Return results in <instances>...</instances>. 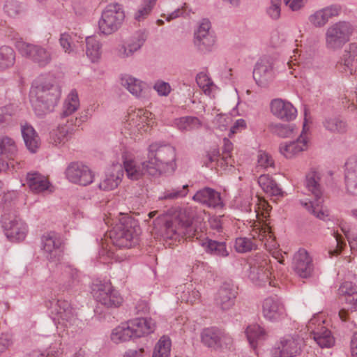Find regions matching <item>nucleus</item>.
<instances>
[{"label":"nucleus","instance_id":"f257e3e1","mask_svg":"<svg viewBox=\"0 0 357 357\" xmlns=\"http://www.w3.org/2000/svg\"><path fill=\"white\" fill-rule=\"evenodd\" d=\"M165 238L180 241L181 238H196L206 252L219 257H226L229 255L225 242H220L205 238L201 239L202 234L197 231L191 219L180 215L178 218L167 220L162 229Z\"/></svg>","mask_w":357,"mask_h":357},{"label":"nucleus","instance_id":"f03ea898","mask_svg":"<svg viewBox=\"0 0 357 357\" xmlns=\"http://www.w3.org/2000/svg\"><path fill=\"white\" fill-rule=\"evenodd\" d=\"M61 95V87L43 77H38L32 84L31 102L37 116H43L52 112Z\"/></svg>","mask_w":357,"mask_h":357},{"label":"nucleus","instance_id":"7ed1b4c3","mask_svg":"<svg viewBox=\"0 0 357 357\" xmlns=\"http://www.w3.org/2000/svg\"><path fill=\"white\" fill-rule=\"evenodd\" d=\"M176 149L169 144L154 142L148 148L149 175L156 176L162 171L173 173L176 169Z\"/></svg>","mask_w":357,"mask_h":357},{"label":"nucleus","instance_id":"20e7f679","mask_svg":"<svg viewBox=\"0 0 357 357\" xmlns=\"http://www.w3.org/2000/svg\"><path fill=\"white\" fill-rule=\"evenodd\" d=\"M140 228L129 217H123L109 231L112 243L119 248H130L138 243Z\"/></svg>","mask_w":357,"mask_h":357},{"label":"nucleus","instance_id":"39448f33","mask_svg":"<svg viewBox=\"0 0 357 357\" xmlns=\"http://www.w3.org/2000/svg\"><path fill=\"white\" fill-rule=\"evenodd\" d=\"M321 174L317 171H310L305 176V187L308 195L314 197L313 200H301V204L310 213L319 219L324 220L326 216L321 210L324 202V189L320 183Z\"/></svg>","mask_w":357,"mask_h":357},{"label":"nucleus","instance_id":"423d86ee","mask_svg":"<svg viewBox=\"0 0 357 357\" xmlns=\"http://www.w3.org/2000/svg\"><path fill=\"white\" fill-rule=\"evenodd\" d=\"M55 323L66 328L77 325V313L71 305L65 300L49 299L45 302Z\"/></svg>","mask_w":357,"mask_h":357},{"label":"nucleus","instance_id":"0eeeda50","mask_svg":"<svg viewBox=\"0 0 357 357\" xmlns=\"http://www.w3.org/2000/svg\"><path fill=\"white\" fill-rule=\"evenodd\" d=\"M353 26L349 22L339 21L330 25L325 33L326 47L331 50L341 49L349 40Z\"/></svg>","mask_w":357,"mask_h":357},{"label":"nucleus","instance_id":"6e6552de","mask_svg":"<svg viewBox=\"0 0 357 357\" xmlns=\"http://www.w3.org/2000/svg\"><path fill=\"white\" fill-rule=\"evenodd\" d=\"M20 53L40 67L49 65L54 57L52 48L37 44L20 42L17 44Z\"/></svg>","mask_w":357,"mask_h":357},{"label":"nucleus","instance_id":"1a4fd4ad","mask_svg":"<svg viewBox=\"0 0 357 357\" xmlns=\"http://www.w3.org/2000/svg\"><path fill=\"white\" fill-rule=\"evenodd\" d=\"M92 294L97 302L107 307H117L123 302L121 296L109 281L98 280L94 282Z\"/></svg>","mask_w":357,"mask_h":357},{"label":"nucleus","instance_id":"9d476101","mask_svg":"<svg viewBox=\"0 0 357 357\" xmlns=\"http://www.w3.org/2000/svg\"><path fill=\"white\" fill-rule=\"evenodd\" d=\"M124 18L125 15L121 5L119 3L108 5L102 11L98 22L100 31L106 35L115 32L120 27Z\"/></svg>","mask_w":357,"mask_h":357},{"label":"nucleus","instance_id":"9b49d317","mask_svg":"<svg viewBox=\"0 0 357 357\" xmlns=\"http://www.w3.org/2000/svg\"><path fill=\"white\" fill-rule=\"evenodd\" d=\"M248 278L256 285L265 286L266 283L273 286L271 280L268 260L263 254H257L249 260Z\"/></svg>","mask_w":357,"mask_h":357},{"label":"nucleus","instance_id":"f8f14e48","mask_svg":"<svg viewBox=\"0 0 357 357\" xmlns=\"http://www.w3.org/2000/svg\"><path fill=\"white\" fill-rule=\"evenodd\" d=\"M40 248L44 257L50 262H58L63 257V241L55 231H48L42 235Z\"/></svg>","mask_w":357,"mask_h":357},{"label":"nucleus","instance_id":"ddd939ff","mask_svg":"<svg viewBox=\"0 0 357 357\" xmlns=\"http://www.w3.org/2000/svg\"><path fill=\"white\" fill-rule=\"evenodd\" d=\"M325 320L320 314H316L308 321L307 328L313 339L321 348H330L334 344V338L325 326Z\"/></svg>","mask_w":357,"mask_h":357},{"label":"nucleus","instance_id":"4468645a","mask_svg":"<svg viewBox=\"0 0 357 357\" xmlns=\"http://www.w3.org/2000/svg\"><path fill=\"white\" fill-rule=\"evenodd\" d=\"M193 43L197 50L202 53L212 51L215 43V36L211 31V24L208 19H202L194 32Z\"/></svg>","mask_w":357,"mask_h":357},{"label":"nucleus","instance_id":"2eb2a0df","mask_svg":"<svg viewBox=\"0 0 357 357\" xmlns=\"http://www.w3.org/2000/svg\"><path fill=\"white\" fill-rule=\"evenodd\" d=\"M1 221L5 235L10 241L19 242L25 238L27 226L20 218L4 214Z\"/></svg>","mask_w":357,"mask_h":357},{"label":"nucleus","instance_id":"dca6fc26","mask_svg":"<svg viewBox=\"0 0 357 357\" xmlns=\"http://www.w3.org/2000/svg\"><path fill=\"white\" fill-rule=\"evenodd\" d=\"M232 150V143L227 138H224L222 154L220 153L218 149L210 151L206 155V160L204 161L205 165L209 167L211 164L215 162L216 165L224 170L229 167H233L234 160L231 155Z\"/></svg>","mask_w":357,"mask_h":357},{"label":"nucleus","instance_id":"f3484780","mask_svg":"<svg viewBox=\"0 0 357 357\" xmlns=\"http://www.w3.org/2000/svg\"><path fill=\"white\" fill-rule=\"evenodd\" d=\"M303 340L299 337H285L280 340L271 351L272 357H294L300 354Z\"/></svg>","mask_w":357,"mask_h":357},{"label":"nucleus","instance_id":"a211bd4d","mask_svg":"<svg viewBox=\"0 0 357 357\" xmlns=\"http://www.w3.org/2000/svg\"><path fill=\"white\" fill-rule=\"evenodd\" d=\"M201 338L204 345L214 349L227 348L232 344L231 337L215 327L205 328L202 333Z\"/></svg>","mask_w":357,"mask_h":357},{"label":"nucleus","instance_id":"6ab92c4d","mask_svg":"<svg viewBox=\"0 0 357 357\" xmlns=\"http://www.w3.org/2000/svg\"><path fill=\"white\" fill-rule=\"evenodd\" d=\"M65 174L70 182L84 186L91 184L94 178V174L89 167L78 162H70L65 171Z\"/></svg>","mask_w":357,"mask_h":357},{"label":"nucleus","instance_id":"aec40b11","mask_svg":"<svg viewBox=\"0 0 357 357\" xmlns=\"http://www.w3.org/2000/svg\"><path fill=\"white\" fill-rule=\"evenodd\" d=\"M275 70L273 61L268 58H261L253 70V78L260 87H267L275 79Z\"/></svg>","mask_w":357,"mask_h":357},{"label":"nucleus","instance_id":"412c9836","mask_svg":"<svg viewBox=\"0 0 357 357\" xmlns=\"http://www.w3.org/2000/svg\"><path fill=\"white\" fill-rule=\"evenodd\" d=\"M341 12V7L336 4L330 5L317 10L308 17V23L314 28L321 29L325 26L330 19L337 17Z\"/></svg>","mask_w":357,"mask_h":357},{"label":"nucleus","instance_id":"4be33fe9","mask_svg":"<svg viewBox=\"0 0 357 357\" xmlns=\"http://www.w3.org/2000/svg\"><path fill=\"white\" fill-rule=\"evenodd\" d=\"M262 313L266 319L273 322L278 321L286 316L284 304L276 296H270L264 301Z\"/></svg>","mask_w":357,"mask_h":357},{"label":"nucleus","instance_id":"5701e85b","mask_svg":"<svg viewBox=\"0 0 357 357\" xmlns=\"http://www.w3.org/2000/svg\"><path fill=\"white\" fill-rule=\"evenodd\" d=\"M121 84L139 99L145 100L149 97L151 88L148 84L130 75L121 77Z\"/></svg>","mask_w":357,"mask_h":357},{"label":"nucleus","instance_id":"b1692460","mask_svg":"<svg viewBox=\"0 0 357 357\" xmlns=\"http://www.w3.org/2000/svg\"><path fill=\"white\" fill-rule=\"evenodd\" d=\"M292 268L295 273L302 278H307L312 275L314 264L311 257L305 249H300L295 253Z\"/></svg>","mask_w":357,"mask_h":357},{"label":"nucleus","instance_id":"393cba45","mask_svg":"<svg viewBox=\"0 0 357 357\" xmlns=\"http://www.w3.org/2000/svg\"><path fill=\"white\" fill-rule=\"evenodd\" d=\"M271 112L278 119L291 121L296 119L297 110L289 101L282 98H275L270 103Z\"/></svg>","mask_w":357,"mask_h":357},{"label":"nucleus","instance_id":"a878e982","mask_svg":"<svg viewBox=\"0 0 357 357\" xmlns=\"http://www.w3.org/2000/svg\"><path fill=\"white\" fill-rule=\"evenodd\" d=\"M152 114L144 109H137L130 113L127 120L128 129L131 133L146 131Z\"/></svg>","mask_w":357,"mask_h":357},{"label":"nucleus","instance_id":"bb28decb","mask_svg":"<svg viewBox=\"0 0 357 357\" xmlns=\"http://www.w3.org/2000/svg\"><path fill=\"white\" fill-rule=\"evenodd\" d=\"M236 294L234 285L224 282L215 296V303L222 311L228 310L234 305Z\"/></svg>","mask_w":357,"mask_h":357},{"label":"nucleus","instance_id":"cd10ccee","mask_svg":"<svg viewBox=\"0 0 357 357\" xmlns=\"http://www.w3.org/2000/svg\"><path fill=\"white\" fill-rule=\"evenodd\" d=\"M127 324L133 340L153 333L155 326V321L151 318H136L128 321Z\"/></svg>","mask_w":357,"mask_h":357},{"label":"nucleus","instance_id":"c85d7f7f","mask_svg":"<svg viewBox=\"0 0 357 357\" xmlns=\"http://www.w3.org/2000/svg\"><path fill=\"white\" fill-rule=\"evenodd\" d=\"M193 200L211 208L223 206L220 194L213 188L205 187L198 190L192 197Z\"/></svg>","mask_w":357,"mask_h":357},{"label":"nucleus","instance_id":"c756f323","mask_svg":"<svg viewBox=\"0 0 357 357\" xmlns=\"http://www.w3.org/2000/svg\"><path fill=\"white\" fill-rule=\"evenodd\" d=\"M339 63L346 73L357 76V42L351 43L344 49Z\"/></svg>","mask_w":357,"mask_h":357},{"label":"nucleus","instance_id":"7c9ffc66","mask_svg":"<svg viewBox=\"0 0 357 357\" xmlns=\"http://www.w3.org/2000/svg\"><path fill=\"white\" fill-rule=\"evenodd\" d=\"M123 167L129 178L138 180L144 174H149V168L151 167V165L148 162V160L139 163L132 158H126L123 160Z\"/></svg>","mask_w":357,"mask_h":357},{"label":"nucleus","instance_id":"2f4dec72","mask_svg":"<svg viewBox=\"0 0 357 357\" xmlns=\"http://www.w3.org/2000/svg\"><path fill=\"white\" fill-rule=\"evenodd\" d=\"M307 141L301 133L296 141L284 142L280 145L279 150L286 158H292L307 149Z\"/></svg>","mask_w":357,"mask_h":357},{"label":"nucleus","instance_id":"473e14b6","mask_svg":"<svg viewBox=\"0 0 357 357\" xmlns=\"http://www.w3.org/2000/svg\"><path fill=\"white\" fill-rule=\"evenodd\" d=\"M73 128L67 124H60L50 132L49 142L55 146H63L72 137Z\"/></svg>","mask_w":357,"mask_h":357},{"label":"nucleus","instance_id":"72a5a7b5","mask_svg":"<svg viewBox=\"0 0 357 357\" xmlns=\"http://www.w3.org/2000/svg\"><path fill=\"white\" fill-rule=\"evenodd\" d=\"M26 180L29 188L34 193L43 192L51 186L48 178L38 172L27 173Z\"/></svg>","mask_w":357,"mask_h":357},{"label":"nucleus","instance_id":"f704fd0d","mask_svg":"<svg viewBox=\"0 0 357 357\" xmlns=\"http://www.w3.org/2000/svg\"><path fill=\"white\" fill-rule=\"evenodd\" d=\"M345 183L348 193L357 195V158H351L346 163Z\"/></svg>","mask_w":357,"mask_h":357},{"label":"nucleus","instance_id":"c9c22d12","mask_svg":"<svg viewBox=\"0 0 357 357\" xmlns=\"http://www.w3.org/2000/svg\"><path fill=\"white\" fill-rule=\"evenodd\" d=\"M21 132L27 149L31 153H36L40 146V137L35 129L29 124L21 126Z\"/></svg>","mask_w":357,"mask_h":357},{"label":"nucleus","instance_id":"e433bc0d","mask_svg":"<svg viewBox=\"0 0 357 357\" xmlns=\"http://www.w3.org/2000/svg\"><path fill=\"white\" fill-rule=\"evenodd\" d=\"M61 268L64 290L68 291L76 287L80 282L79 272L70 264H63Z\"/></svg>","mask_w":357,"mask_h":357},{"label":"nucleus","instance_id":"4c0bfd02","mask_svg":"<svg viewBox=\"0 0 357 357\" xmlns=\"http://www.w3.org/2000/svg\"><path fill=\"white\" fill-rule=\"evenodd\" d=\"M122 176L123 174L119 169L105 173L98 184V188L105 191L115 189L120 184Z\"/></svg>","mask_w":357,"mask_h":357},{"label":"nucleus","instance_id":"58836bf2","mask_svg":"<svg viewBox=\"0 0 357 357\" xmlns=\"http://www.w3.org/2000/svg\"><path fill=\"white\" fill-rule=\"evenodd\" d=\"M323 126L326 130L333 133H344L347 129V122L337 115L326 116L323 121Z\"/></svg>","mask_w":357,"mask_h":357},{"label":"nucleus","instance_id":"ea45409f","mask_svg":"<svg viewBox=\"0 0 357 357\" xmlns=\"http://www.w3.org/2000/svg\"><path fill=\"white\" fill-rule=\"evenodd\" d=\"M176 294L182 302L194 303L200 298L199 290L195 284L191 282L181 286Z\"/></svg>","mask_w":357,"mask_h":357},{"label":"nucleus","instance_id":"a19ab883","mask_svg":"<svg viewBox=\"0 0 357 357\" xmlns=\"http://www.w3.org/2000/svg\"><path fill=\"white\" fill-rule=\"evenodd\" d=\"M258 183L263 190L271 195L278 196L282 194L281 188L269 175L262 174L258 178Z\"/></svg>","mask_w":357,"mask_h":357},{"label":"nucleus","instance_id":"79ce46f5","mask_svg":"<svg viewBox=\"0 0 357 357\" xmlns=\"http://www.w3.org/2000/svg\"><path fill=\"white\" fill-rule=\"evenodd\" d=\"M17 153V146L15 140L8 136L0 137V155L13 160Z\"/></svg>","mask_w":357,"mask_h":357},{"label":"nucleus","instance_id":"37998d69","mask_svg":"<svg viewBox=\"0 0 357 357\" xmlns=\"http://www.w3.org/2000/svg\"><path fill=\"white\" fill-rule=\"evenodd\" d=\"M79 107V100L78 94L75 90H73L68 94L64 101L61 116L67 117L75 112Z\"/></svg>","mask_w":357,"mask_h":357},{"label":"nucleus","instance_id":"c03bdc74","mask_svg":"<svg viewBox=\"0 0 357 357\" xmlns=\"http://www.w3.org/2000/svg\"><path fill=\"white\" fill-rule=\"evenodd\" d=\"M130 333V328L126 322L114 328L112 331L110 338L115 344L127 342L133 340Z\"/></svg>","mask_w":357,"mask_h":357},{"label":"nucleus","instance_id":"a18cd8bd","mask_svg":"<svg viewBox=\"0 0 357 357\" xmlns=\"http://www.w3.org/2000/svg\"><path fill=\"white\" fill-rule=\"evenodd\" d=\"M5 13L10 17L22 16L26 10V5L17 0H6L3 6Z\"/></svg>","mask_w":357,"mask_h":357},{"label":"nucleus","instance_id":"49530a36","mask_svg":"<svg viewBox=\"0 0 357 357\" xmlns=\"http://www.w3.org/2000/svg\"><path fill=\"white\" fill-rule=\"evenodd\" d=\"M15 62L14 50L7 45L0 47V70H5L13 66Z\"/></svg>","mask_w":357,"mask_h":357},{"label":"nucleus","instance_id":"de8ad7c7","mask_svg":"<svg viewBox=\"0 0 357 357\" xmlns=\"http://www.w3.org/2000/svg\"><path fill=\"white\" fill-rule=\"evenodd\" d=\"M86 54L92 62L98 61L101 56V44L100 41L93 36L86 37Z\"/></svg>","mask_w":357,"mask_h":357},{"label":"nucleus","instance_id":"09e8293b","mask_svg":"<svg viewBox=\"0 0 357 357\" xmlns=\"http://www.w3.org/2000/svg\"><path fill=\"white\" fill-rule=\"evenodd\" d=\"M245 334L251 347L256 349L257 341L264 339L265 331L260 326L254 324L247 327Z\"/></svg>","mask_w":357,"mask_h":357},{"label":"nucleus","instance_id":"8fccbe9b","mask_svg":"<svg viewBox=\"0 0 357 357\" xmlns=\"http://www.w3.org/2000/svg\"><path fill=\"white\" fill-rule=\"evenodd\" d=\"M156 1L157 0H143L134 14V19L139 22L146 19L151 13L156 3Z\"/></svg>","mask_w":357,"mask_h":357},{"label":"nucleus","instance_id":"3c124183","mask_svg":"<svg viewBox=\"0 0 357 357\" xmlns=\"http://www.w3.org/2000/svg\"><path fill=\"white\" fill-rule=\"evenodd\" d=\"M188 185H183L177 188L166 189L158 197V200H175L185 197L188 193Z\"/></svg>","mask_w":357,"mask_h":357},{"label":"nucleus","instance_id":"603ef678","mask_svg":"<svg viewBox=\"0 0 357 357\" xmlns=\"http://www.w3.org/2000/svg\"><path fill=\"white\" fill-rule=\"evenodd\" d=\"M270 130L274 135L282 137H293L296 132V126L292 124H283L280 123L270 125Z\"/></svg>","mask_w":357,"mask_h":357},{"label":"nucleus","instance_id":"864d4df0","mask_svg":"<svg viewBox=\"0 0 357 357\" xmlns=\"http://www.w3.org/2000/svg\"><path fill=\"white\" fill-rule=\"evenodd\" d=\"M171 340L168 337L162 336L156 344L152 357H169Z\"/></svg>","mask_w":357,"mask_h":357},{"label":"nucleus","instance_id":"5fc2aeb1","mask_svg":"<svg viewBox=\"0 0 357 357\" xmlns=\"http://www.w3.org/2000/svg\"><path fill=\"white\" fill-rule=\"evenodd\" d=\"M147 35L144 31H139L134 33L130 39L126 42V45L130 50H132V53L139 51L144 45L146 40Z\"/></svg>","mask_w":357,"mask_h":357},{"label":"nucleus","instance_id":"6e6d98bb","mask_svg":"<svg viewBox=\"0 0 357 357\" xmlns=\"http://www.w3.org/2000/svg\"><path fill=\"white\" fill-rule=\"evenodd\" d=\"M176 127L182 131L190 130L200 126V121L198 118L193 116H183L175 119Z\"/></svg>","mask_w":357,"mask_h":357},{"label":"nucleus","instance_id":"4d7b16f0","mask_svg":"<svg viewBox=\"0 0 357 357\" xmlns=\"http://www.w3.org/2000/svg\"><path fill=\"white\" fill-rule=\"evenodd\" d=\"M236 251L238 253L250 252L257 248L253 239L248 237H239L235 241Z\"/></svg>","mask_w":357,"mask_h":357},{"label":"nucleus","instance_id":"13d9d810","mask_svg":"<svg viewBox=\"0 0 357 357\" xmlns=\"http://www.w3.org/2000/svg\"><path fill=\"white\" fill-rule=\"evenodd\" d=\"M75 38H73V35L68 33H61L60 36V45L67 53H71L75 50Z\"/></svg>","mask_w":357,"mask_h":357},{"label":"nucleus","instance_id":"bf43d9fd","mask_svg":"<svg viewBox=\"0 0 357 357\" xmlns=\"http://www.w3.org/2000/svg\"><path fill=\"white\" fill-rule=\"evenodd\" d=\"M196 82L206 94H210L212 88L214 86L213 82L204 73H200L197 75Z\"/></svg>","mask_w":357,"mask_h":357},{"label":"nucleus","instance_id":"052dcab7","mask_svg":"<svg viewBox=\"0 0 357 357\" xmlns=\"http://www.w3.org/2000/svg\"><path fill=\"white\" fill-rule=\"evenodd\" d=\"M282 0H271L266 8V14L273 20H278L281 15Z\"/></svg>","mask_w":357,"mask_h":357},{"label":"nucleus","instance_id":"680f3d73","mask_svg":"<svg viewBox=\"0 0 357 357\" xmlns=\"http://www.w3.org/2000/svg\"><path fill=\"white\" fill-rule=\"evenodd\" d=\"M257 158V162L259 166L264 169L274 167V160L272 157L267 153L260 151Z\"/></svg>","mask_w":357,"mask_h":357},{"label":"nucleus","instance_id":"e2e57ef3","mask_svg":"<svg viewBox=\"0 0 357 357\" xmlns=\"http://www.w3.org/2000/svg\"><path fill=\"white\" fill-rule=\"evenodd\" d=\"M356 292L357 286L351 282H343L338 289L339 295L342 296L343 298L349 296V295L353 294Z\"/></svg>","mask_w":357,"mask_h":357},{"label":"nucleus","instance_id":"0e129e2a","mask_svg":"<svg viewBox=\"0 0 357 357\" xmlns=\"http://www.w3.org/2000/svg\"><path fill=\"white\" fill-rule=\"evenodd\" d=\"M153 89L158 92L159 96H167L171 91V86L169 83L163 81H158L155 83Z\"/></svg>","mask_w":357,"mask_h":357},{"label":"nucleus","instance_id":"69168bd1","mask_svg":"<svg viewBox=\"0 0 357 357\" xmlns=\"http://www.w3.org/2000/svg\"><path fill=\"white\" fill-rule=\"evenodd\" d=\"M116 54L119 58L126 59L133 56L132 50H130L129 47L125 44L118 46L116 48Z\"/></svg>","mask_w":357,"mask_h":357},{"label":"nucleus","instance_id":"338daca9","mask_svg":"<svg viewBox=\"0 0 357 357\" xmlns=\"http://www.w3.org/2000/svg\"><path fill=\"white\" fill-rule=\"evenodd\" d=\"M284 2L292 11H297L305 6L307 0H284Z\"/></svg>","mask_w":357,"mask_h":357},{"label":"nucleus","instance_id":"774afa93","mask_svg":"<svg viewBox=\"0 0 357 357\" xmlns=\"http://www.w3.org/2000/svg\"><path fill=\"white\" fill-rule=\"evenodd\" d=\"M345 303L348 305V309L351 311L357 310V292L343 298Z\"/></svg>","mask_w":357,"mask_h":357}]
</instances>
